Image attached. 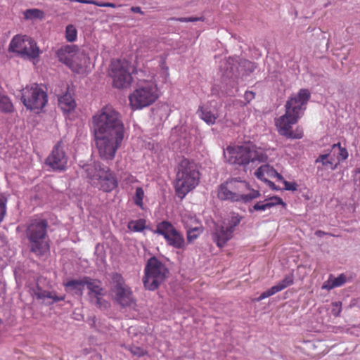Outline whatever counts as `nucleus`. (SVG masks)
<instances>
[{
	"label": "nucleus",
	"instance_id": "f257e3e1",
	"mask_svg": "<svg viewBox=\"0 0 360 360\" xmlns=\"http://www.w3.org/2000/svg\"><path fill=\"white\" fill-rule=\"evenodd\" d=\"M138 84L136 89L129 96V106L133 110H141L152 105L158 98V82H167L169 73L165 58L161 57L160 71L151 72L148 69L136 71Z\"/></svg>",
	"mask_w": 360,
	"mask_h": 360
},
{
	"label": "nucleus",
	"instance_id": "f03ea898",
	"mask_svg": "<svg viewBox=\"0 0 360 360\" xmlns=\"http://www.w3.org/2000/svg\"><path fill=\"white\" fill-rule=\"evenodd\" d=\"M311 97L309 91L301 89L297 95L292 96L286 102L285 113L276 120L275 124L278 133L291 139H300L304 136L302 128L297 127L295 130L292 126L296 124L301 114L306 109V105Z\"/></svg>",
	"mask_w": 360,
	"mask_h": 360
},
{
	"label": "nucleus",
	"instance_id": "7ed1b4c3",
	"mask_svg": "<svg viewBox=\"0 0 360 360\" xmlns=\"http://www.w3.org/2000/svg\"><path fill=\"white\" fill-rule=\"evenodd\" d=\"M94 135L124 134V125L121 115L111 105H105L92 117Z\"/></svg>",
	"mask_w": 360,
	"mask_h": 360
},
{
	"label": "nucleus",
	"instance_id": "20e7f679",
	"mask_svg": "<svg viewBox=\"0 0 360 360\" xmlns=\"http://www.w3.org/2000/svg\"><path fill=\"white\" fill-rule=\"evenodd\" d=\"M174 189L176 195L183 199L200 182V172L194 161L183 158L176 169Z\"/></svg>",
	"mask_w": 360,
	"mask_h": 360
},
{
	"label": "nucleus",
	"instance_id": "39448f33",
	"mask_svg": "<svg viewBox=\"0 0 360 360\" xmlns=\"http://www.w3.org/2000/svg\"><path fill=\"white\" fill-rule=\"evenodd\" d=\"M225 159L230 164L246 167L267 161L268 156L264 150L252 143L229 146L224 152Z\"/></svg>",
	"mask_w": 360,
	"mask_h": 360
},
{
	"label": "nucleus",
	"instance_id": "423d86ee",
	"mask_svg": "<svg viewBox=\"0 0 360 360\" xmlns=\"http://www.w3.org/2000/svg\"><path fill=\"white\" fill-rule=\"evenodd\" d=\"M258 190L250 188V185L245 181L236 178L228 179L220 184L217 196L221 200L231 202H242L248 203L260 196Z\"/></svg>",
	"mask_w": 360,
	"mask_h": 360
},
{
	"label": "nucleus",
	"instance_id": "0eeeda50",
	"mask_svg": "<svg viewBox=\"0 0 360 360\" xmlns=\"http://www.w3.org/2000/svg\"><path fill=\"white\" fill-rule=\"evenodd\" d=\"M48 226V221L43 219H32L27 226L25 233L30 252L37 257L44 256L50 250Z\"/></svg>",
	"mask_w": 360,
	"mask_h": 360
},
{
	"label": "nucleus",
	"instance_id": "6e6552de",
	"mask_svg": "<svg viewBox=\"0 0 360 360\" xmlns=\"http://www.w3.org/2000/svg\"><path fill=\"white\" fill-rule=\"evenodd\" d=\"M86 174V177L94 182L104 192H110L118 186L115 175L110 169L99 162L86 164L82 167Z\"/></svg>",
	"mask_w": 360,
	"mask_h": 360
},
{
	"label": "nucleus",
	"instance_id": "1a4fd4ad",
	"mask_svg": "<svg viewBox=\"0 0 360 360\" xmlns=\"http://www.w3.org/2000/svg\"><path fill=\"white\" fill-rule=\"evenodd\" d=\"M169 270L157 257L148 259L144 268L142 281L144 287L148 290H155L165 281Z\"/></svg>",
	"mask_w": 360,
	"mask_h": 360
},
{
	"label": "nucleus",
	"instance_id": "9d476101",
	"mask_svg": "<svg viewBox=\"0 0 360 360\" xmlns=\"http://www.w3.org/2000/svg\"><path fill=\"white\" fill-rule=\"evenodd\" d=\"M124 134L94 135V141L99 157L105 161L114 160L121 147Z\"/></svg>",
	"mask_w": 360,
	"mask_h": 360
},
{
	"label": "nucleus",
	"instance_id": "9b49d317",
	"mask_svg": "<svg viewBox=\"0 0 360 360\" xmlns=\"http://www.w3.org/2000/svg\"><path fill=\"white\" fill-rule=\"evenodd\" d=\"M134 67L126 60H116L111 63L109 75L112 79V86L117 89L129 87L132 81L131 74Z\"/></svg>",
	"mask_w": 360,
	"mask_h": 360
},
{
	"label": "nucleus",
	"instance_id": "f8f14e48",
	"mask_svg": "<svg viewBox=\"0 0 360 360\" xmlns=\"http://www.w3.org/2000/svg\"><path fill=\"white\" fill-rule=\"evenodd\" d=\"M21 101L27 109L39 111L48 101L47 94L41 86L34 83L22 89Z\"/></svg>",
	"mask_w": 360,
	"mask_h": 360
},
{
	"label": "nucleus",
	"instance_id": "ddd939ff",
	"mask_svg": "<svg viewBox=\"0 0 360 360\" xmlns=\"http://www.w3.org/2000/svg\"><path fill=\"white\" fill-rule=\"evenodd\" d=\"M154 233L162 236L167 245L174 249L184 250L186 248L184 234L168 221L158 223Z\"/></svg>",
	"mask_w": 360,
	"mask_h": 360
},
{
	"label": "nucleus",
	"instance_id": "4468645a",
	"mask_svg": "<svg viewBox=\"0 0 360 360\" xmlns=\"http://www.w3.org/2000/svg\"><path fill=\"white\" fill-rule=\"evenodd\" d=\"M347 158V150L338 143L332 146L330 153L321 154L316 160V162H321L326 168L335 170L340 162L345 160Z\"/></svg>",
	"mask_w": 360,
	"mask_h": 360
},
{
	"label": "nucleus",
	"instance_id": "2eb2a0df",
	"mask_svg": "<svg viewBox=\"0 0 360 360\" xmlns=\"http://www.w3.org/2000/svg\"><path fill=\"white\" fill-rule=\"evenodd\" d=\"M112 279L115 283L113 288L115 299L122 307H129L134 303L133 292L129 286H128L123 277L118 274L113 276Z\"/></svg>",
	"mask_w": 360,
	"mask_h": 360
},
{
	"label": "nucleus",
	"instance_id": "dca6fc26",
	"mask_svg": "<svg viewBox=\"0 0 360 360\" xmlns=\"http://www.w3.org/2000/svg\"><path fill=\"white\" fill-rule=\"evenodd\" d=\"M68 156L64 150L63 142L58 141L53 147L51 154L46 160V164L54 171H65L68 164Z\"/></svg>",
	"mask_w": 360,
	"mask_h": 360
},
{
	"label": "nucleus",
	"instance_id": "f3484780",
	"mask_svg": "<svg viewBox=\"0 0 360 360\" xmlns=\"http://www.w3.org/2000/svg\"><path fill=\"white\" fill-rule=\"evenodd\" d=\"M89 60L88 55L77 47L68 67L75 72L82 73L89 63Z\"/></svg>",
	"mask_w": 360,
	"mask_h": 360
},
{
	"label": "nucleus",
	"instance_id": "a211bd4d",
	"mask_svg": "<svg viewBox=\"0 0 360 360\" xmlns=\"http://www.w3.org/2000/svg\"><path fill=\"white\" fill-rule=\"evenodd\" d=\"M212 236L216 245L219 248H222L232 238L233 232L231 229H228L226 226L217 224Z\"/></svg>",
	"mask_w": 360,
	"mask_h": 360
},
{
	"label": "nucleus",
	"instance_id": "6ab92c4d",
	"mask_svg": "<svg viewBox=\"0 0 360 360\" xmlns=\"http://www.w3.org/2000/svg\"><path fill=\"white\" fill-rule=\"evenodd\" d=\"M294 283V276L292 274L286 275L284 278L278 282L276 285L272 286L271 288L263 292L258 298V300H262L267 298L278 292H280L288 286L292 285Z\"/></svg>",
	"mask_w": 360,
	"mask_h": 360
},
{
	"label": "nucleus",
	"instance_id": "aec40b11",
	"mask_svg": "<svg viewBox=\"0 0 360 360\" xmlns=\"http://www.w3.org/2000/svg\"><path fill=\"white\" fill-rule=\"evenodd\" d=\"M278 205H281L284 207L286 206V204L283 202L281 198L278 196H272L264 200L258 201L252 207L249 208V212L251 213L254 211L262 212Z\"/></svg>",
	"mask_w": 360,
	"mask_h": 360
},
{
	"label": "nucleus",
	"instance_id": "412c9836",
	"mask_svg": "<svg viewBox=\"0 0 360 360\" xmlns=\"http://www.w3.org/2000/svg\"><path fill=\"white\" fill-rule=\"evenodd\" d=\"M86 286L91 301H93V299L96 297H103L105 295V290L102 287V283L99 280L87 276Z\"/></svg>",
	"mask_w": 360,
	"mask_h": 360
},
{
	"label": "nucleus",
	"instance_id": "4be33fe9",
	"mask_svg": "<svg viewBox=\"0 0 360 360\" xmlns=\"http://www.w3.org/2000/svg\"><path fill=\"white\" fill-rule=\"evenodd\" d=\"M77 49V46L76 45H65L61 46L56 51V56L58 58V60L66 66H68Z\"/></svg>",
	"mask_w": 360,
	"mask_h": 360
},
{
	"label": "nucleus",
	"instance_id": "5701e85b",
	"mask_svg": "<svg viewBox=\"0 0 360 360\" xmlns=\"http://www.w3.org/2000/svg\"><path fill=\"white\" fill-rule=\"evenodd\" d=\"M255 176L262 181H267V178L276 177L278 180H283L281 174L278 173L272 167L269 165L260 166L255 172Z\"/></svg>",
	"mask_w": 360,
	"mask_h": 360
},
{
	"label": "nucleus",
	"instance_id": "b1692460",
	"mask_svg": "<svg viewBox=\"0 0 360 360\" xmlns=\"http://www.w3.org/2000/svg\"><path fill=\"white\" fill-rule=\"evenodd\" d=\"M30 45L25 44L19 56L24 59L35 60L40 56L41 51L34 39L30 37Z\"/></svg>",
	"mask_w": 360,
	"mask_h": 360
},
{
	"label": "nucleus",
	"instance_id": "393cba45",
	"mask_svg": "<svg viewBox=\"0 0 360 360\" xmlns=\"http://www.w3.org/2000/svg\"><path fill=\"white\" fill-rule=\"evenodd\" d=\"M29 39L30 37L25 35H15L13 37L9 44L8 51L15 53L19 56L24 46H25V44L30 45Z\"/></svg>",
	"mask_w": 360,
	"mask_h": 360
},
{
	"label": "nucleus",
	"instance_id": "a878e982",
	"mask_svg": "<svg viewBox=\"0 0 360 360\" xmlns=\"http://www.w3.org/2000/svg\"><path fill=\"white\" fill-rule=\"evenodd\" d=\"M86 277L84 276L82 279H72L64 284L68 290L74 291L75 294L82 297L84 293V287L86 284Z\"/></svg>",
	"mask_w": 360,
	"mask_h": 360
},
{
	"label": "nucleus",
	"instance_id": "bb28decb",
	"mask_svg": "<svg viewBox=\"0 0 360 360\" xmlns=\"http://www.w3.org/2000/svg\"><path fill=\"white\" fill-rule=\"evenodd\" d=\"M58 105L64 112H70L75 110L76 103L71 94L66 93L58 98Z\"/></svg>",
	"mask_w": 360,
	"mask_h": 360
},
{
	"label": "nucleus",
	"instance_id": "cd10ccee",
	"mask_svg": "<svg viewBox=\"0 0 360 360\" xmlns=\"http://www.w3.org/2000/svg\"><path fill=\"white\" fill-rule=\"evenodd\" d=\"M347 281V278L344 274H341L338 277H334L330 274L326 281L322 285L323 289L330 290L337 287L343 285Z\"/></svg>",
	"mask_w": 360,
	"mask_h": 360
},
{
	"label": "nucleus",
	"instance_id": "c85d7f7f",
	"mask_svg": "<svg viewBox=\"0 0 360 360\" xmlns=\"http://www.w3.org/2000/svg\"><path fill=\"white\" fill-rule=\"evenodd\" d=\"M200 118L207 124H214L219 117L217 112L212 111L208 107L200 106L198 109Z\"/></svg>",
	"mask_w": 360,
	"mask_h": 360
},
{
	"label": "nucleus",
	"instance_id": "c756f323",
	"mask_svg": "<svg viewBox=\"0 0 360 360\" xmlns=\"http://www.w3.org/2000/svg\"><path fill=\"white\" fill-rule=\"evenodd\" d=\"M181 222L186 231L193 227L202 226L197 217L190 213H186L181 217Z\"/></svg>",
	"mask_w": 360,
	"mask_h": 360
},
{
	"label": "nucleus",
	"instance_id": "7c9ffc66",
	"mask_svg": "<svg viewBox=\"0 0 360 360\" xmlns=\"http://www.w3.org/2000/svg\"><path fill=\"white\" fill-rule=\"evenodd\" d=\"M203 230V226H199L186 231V244L193 243L202 233Z\"/></svg>",
	"mask_w": 360,
	"mask_h": 360
},
{
	"label": "nucleus",
	"instance_id": "2f4dec72",
	"mask_svg": "<svg viewBox=\"0 0 360 360\" xmlns=\"http://www.w3.org/2000/svg\"><path fill=\"white\" fill-rule=\"evenodd\" d=\"M14 110L13 105L10 98L0 93V111L5 113L12 112Z\"/></svg>",
	"mask_w": 360,
	"mask_h": 360
},
{
	"label": "nucleus",
	"instance_id": "473e14b6",
	"mask_svg": "<svg viewBox=\"0 0 360 360\" xmlns=\"http://www.w3.org/2000/svg\"><path fill=\"white\" fill-rule=\"evenodd\" d=\"M127 228L134 232H141L146 228V220L144 219L131 220L127 224Z\"/></svg>",
	"mask_w": 360,
	"mask_h": 360
},
{
	"label": "nucleus",
	"instance_id": "72a5a7b5",
	"mask_svg": "<svg viewBox=\"0 0 360 360\" xmlns=\"http://www.w3.org/2000/svg\"><path fill=\"white\" fill-rule=\"evenodd\" d=\"M25 19H42L44 13L42 11L37 8L27 9L24 13Z\"/></svg>",
	"mask_w": 360,
	"mask_h": 360
},
{
	"label": "nucleus",
	"instance_id": "f704fd0d",
	"mask_svg": "<svg viewBox=\"0 0 360 360\" xmlns=\"http://www.w3.org/2000/svg\"><path fill=\"white\" fill-rule=\"evenodd\" d=\"M145 193L144 191L141 187H137L136 188L134 196L133 197V201L134 204L139 207L141 209H143V198Z\"/></svg>",
	"mask_w": 360,
	"mask_h": 360
},
{
	"label": "nucleus",
	"instance_id": "c9c22d12",
	"mask_svg": "<svg viewBox=\"0 0 360 360\" xmlns=\"http://www.w3.org/2000/svg\"><path fill=\"white\" fill-rule=\"evenodd\" d=\"M77 38V31L73 25H68L65 28V39L69 42L76 41Z\"/></svg>",
	"mask_w": 360,
	"mask_h": 360
},
{
	"label": "nucleus",
	"instance_id": "e433bc0d",
	"mask_svg": "<svg viewBox=\"0 0 360 360\" xmlns=\"http://www.w3.org/2000/svg\"><path fill=\"white\" fill-rule=\"evenodd\" d=\"M39 299H51L53 302L62 301L65 300V296H57L55 292L49 291H43L37 295Z\"/></svg>",
	"mask_w": 360,
	"mask_h": 360
},
{
	"label": "nucleus",
	"instance_id": "4c0bfd02",
	"mask_svg": "<svg viewBox=\"0 0 360 360\" xmlns=\"http://www.w3.org/2000/svg\"><path fill=\"white\" fill-rule=\"evenodd\" d=\"M241 219L242 217L238 214L232 213L228 219L226 227L231 229L233 233L234 228L240 224Z\"/></svg>",
	"mask_w": 360,
	"mask_h": 360
},
{
	"label": "nucleus",
	"instance_id": "58836bf2",
	"mask_svg": "<svg viewBox=\"0 0 360 360\" xmlns=\"http://www.w3.org/2000/svg\"><path fill=\"white\" fill-rule=\"evenodd\" d=\"M127 349L134 355L138 357H141L147 354V351L140 347L134 345H130L127 347Z\"/></svg>",
	"mask_w": 360,
	"mask_h": 360
},
{
	"label": "nucleus",
	"instance_id": "ea45409f",
	"mask_svg": "<svg viewBox=\"0 0 360 360\" xmlns=\"http://www.w3.org/2000/svg\"><path fill=\"white\" fill-rule=\"evenodd\" d=\"M92 302H94V304L98 308H101V309H102V308L107 309L110 306V304L108 303V302H107L106 300H103V297H96L93 299Z\"/></svg>",
	"mask_w": 360,
	"mask_h": 360
},
{
	"label": "nucleus",
	"instance_id": "a19ab883",
	"mask_svg": "<svg viewBox=\"0 0 360 360\" xmlns=\"http://www.w3.org/2000/svg\"><path fill=\"white\" fill-rule=\"evenodd\" d=\"M284 184L285 189L287 191H295L297 189V184L295 182H289L283 178V180H279Z\"/></svg>",
	"mask_w": 360,
	"mask_h": 360
},
{
	"label": "nucleus",
	"instance_id": "79ce46f5",
	"mask_svg": "<svg viewBox=\"0 0 360 360\" xmlns=\"http://www.w3.org/2000/svg\"><path fill=\"white\" fill-rule=\"evenodd\" d=\"M332 313L334 316H338L342 311V303L340 302H333Z\"/></svg>",
	"mask_w": 360,
	"mask_h": 360
},
{
	"label": "nucleus",
	"instance_id": "37998d69",
	"mask_svg": "<svg viewBox=\"0 0 360 360\" xmlns=\"http://www.w3.org/2000/svg\"><path fill=\"white\" fill-rule=\"evenodd\" d=\"M173 20L181 22H196L199 20H203L202 18H197V17H188V18H173Z\"/></svg>",
	"mask_w": 360,
	"mask_h": 360
},
{
	"label": "nucleus",
	"instance_id": "c03bdc74",
	"mask_svg": "<svg viewBox=\"0 0 360 360\" xmlns=\"http://www.w3.org/2000/svg\"><path fill=\"white\" fill-rule=\"evenodd\" d=\"M6 212V200L0 198V223L3 221Z\"/></svg>",
	"mask_w": 360,
	"mask_h": 360
},
{
	"label": "nucleus",
	"instance_id": "a18cd8bd",
	"mask_svg": "<svg viewBox=\"0 0 360 360\" xmlns=\"http://www.w3.org/2000/svg\"><path fill=\"white\" fill-rule=\"evenodd\" d=\"M255 98V93L252 91H247L245 92L244 94V98L245 100V103L243 104V105H247L251 101H252Z\"/></svg>",
	"mask_w": 360,
	"mask_h": 360
},
{
	"label": "nucleus",
	"instance_id": "49530a36",
	"mask_svg": "<svg viewBox=\"0 0 360 360\" xmlns=\"http://www.w3.org/2000/svg\"><path fill=\"white\" fill-rule=\"evenodd\" d=\"M96 6H99V7H110V8H116V5L113 3H110V2H104V3H102V2H98L96 1V4H95Z\"/></svg>",
	"mask_w": 360,
	"mask_h": 360
},
{
	"label": "nucleus",
	"instance_id": "de8ad7c7",
	"mask_svg": "<svg viewBox=\"0 0 360 360\" xmlns=\"http://www.w3.org/2000/svg\"><path fill=\"white\" fill-rule=\"evenodd\" d=\"M72 2H79L82 4H94L95 5L96 1L95 0H70Z\"/></svg>",
	"mask_w": 360,
	"mask_h": 360
},
{
	"label": "nucleus",
	"instance_id": "09e8293b",
	"mask_svg": "<svg viewBox=\"0 0 360 360\" xmlns=\"http://www.w3.org/2000/svg\"><path fill=\"white\" fill-rule=\"evenodd\" d=\"M131 11L134 13H138L143 14V11H141V8L139 6H133L131 8Z\"/></svg>",
	"mask_w": 360,
	"mask_h": 360
},
{
	"label": "nucleus",
	"instance_id": "8fccbe9b",
	"mask_svg": "<svg viewBox=\"0 0 360 360\" xmlns=\"http://www.w3.org/2000/svg\"><path fill=\"white\" fill-rule=\"evenodd\" d=\"M327 233L321 230H317L316 232H315V235L318 237H322L325 235H326Z\"/></svg>",
	"mask_w": 360,
	"mask_h": 360
},
{
	"label": "nucleus",
	"instance_id": "3c124183",
	"mask_svg": "<svg viewBox=\"0 0 360 360\" xmlns=\"http://www.w3.org/2000/svg\"><path fill=\"white\" fill-rule=\"evenodd\" d=\"M306 343L309 345V347H315L314 344L311 341H307Z\"/></svg>",
	"mask_w": 360,
	"mask_h": 360
}]
</instances>
